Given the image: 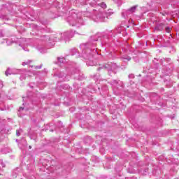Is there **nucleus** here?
<instances>
[{
  "mask_svg": "<svg viewBox=\"0 0 179 179\" xmlns=\"http://www.w3.org/2000/svg\"><path fill=\"white\" fill-rule=\"evenodd\" d=\"M49 127H51V124H49Z\"/></svg>",
  "mask_w": 179,
  "mask_h": 179,
  "instance_id": "obj_45",
  "label": "nucleus"
},
{
  "mask_svg": "<svg viewBox=\"0 0 179 179\" xmlns=\"http://www.w3.org/2000/svg\"><path fill=\"white\" fill-rule=\"evenodd\" d=\"M29 87H31V89H33V85L31 84H29Z\"/></svg>",
  "mask_w": 179,
  "mask_h": 179,
  "instance_id": "obj_37",
  "label": "nucleus"
},
{
  "mask_svg": "<svg viewBox=\"0 0 179 179\" xmlns=\"http://www.w3.org/2000/svg\"><path fill=\"white\" fill-rule=\"evenodd\" d=\"M1 111H3V110H5V109H1Z\"/></svg>",
  "mask_w": 179,
  "mask_h": 179,
  "instance_id": "obj_43",
  "label": "nucleus"
},
{
  "mask_svg": "<svg viewBox=\"0 0 179 179\" xmlns=\"http://www.w3.org/2000/svg\"><path fill=\"white\" fill-rule=\"evenodd\" d=\"M92 142H93L92 137L87 136L84 138V143H85V145H90Z\"/></svg>",
  "mask_w": 179,
  "mask_h": 179,
  "instance_id": "obj_14",
  "label": "nucleus"
},
{
  "mask_svg": "<svg viewBox=\"0 0 179 179\" xmlns=\"http://www.w3.org/2000/svg\"><path fill=\"white\" fill-rule=\"evenodd\" d=\"M0 164L2 167H5V166H6L5 164L3 163V161H2V160L0 161Z\"/></svg>",
  "mask_w": 179,
  "mask_h": 179,
  "instance_id": "obj_32",
  "label": "nucleus"
},
{
  "mask_svg": "<svg viewBox=\"0 0 179 179\" xmlns=\"http://www.w3.org/2000/svg\"><path fill=\"white\" fill-rule=\"evenodd\" d=\"M20 132H23V130L22 129L16 130L17 136H20Z\"/></svg>",
  "mask_w": 179,
  "mask_h": 179,
  "instance_id": "obj_23",
  "label": "nucleus"
},
{
  "mask_svg": "<svg viewBox=\"0 0 179 179\" xmlns=\"http://www.w3.org/2000/svg\"><path fill=\"white\" fill-rule=\"evenodd\" d=\"M156 98H157V99H158V98H159V96H156Z\"/></svg>",
  "mask_w": 179,
  "mask_h": 179,
  "instance_id": "obj_47",
  "label": "nucleus"
},
{
  "mask_svg": "<svg viewBox=\"0 0 179 179\" xmlns=\"http://www.w3.org/2000/svg\"><path fill=\"white\" fill-rule=\"evenodd\" d=\"M112 84L116 85V86H117V85H119V86H120V87L122 89H124V83H122L120 80H112Z\"/></svg>",
  "mask_w": 179,
  "mask_h": 179,
  "instance_id": "obj_13",
  "label": "nucleus"
},
{
  "mask_svg": "<svg viewBox=\"0 0 179 179\" xmlns=\"http://www.w3.org/2000/svg\"><path fill=\"white\" fill-rule=\"evenodd\" d=\"M18 115H19V117H22V115H20V114H19V113H18Z\"/></svg>",
  "mask_w": 179,
  "mask_h": 179,
  "instance_id": "obj_44",
  "label": "nucleus"
},
{
  "mask_svg": "<svg viewBox=\"0 0 179 179\" xmlns=\"http://www.w3.org/2000/svg\"><path fill=\"white\" fill-rule=\"evenodd\" d=\"M135 78V75L133 73L129 75V79H134Z\"/></svg>",
  "mask_w": 179,
  "mask_h": 179,
  "instance_id": "obj_29",
  "label": "nucleus"
},
{
  "mask_svg": "<svg viewBox=\"0 0 179 179\" xmlns=\"http://www.w3.org/2000/svg\"><path fill=\"white\" fill-rule=\"evenodd\" d=\"M23 41H24V38H12L11 41H7L6 43L7 45H10V44H13V43H15V44H18L20 47H22V44H23Z\"/></svg>",
  "mask_w": 179,
  "mask_h": 179,
  "instance_id": "obj_7",
  "label": "nucleus"
},
{
  "mask_svg": "<svg viewBox=\"0 0 179 179\" xmlns=\"http://www.w3.org/2000/svg\"><path fill=\"white\" fill-rule=\"evenodd\" d=\"M172 72H173V69H166V71H164L166 76H170V75H171Z\"/></svg>",
  "mask_w": 179,
  "mask_h": 179,
  "instance_id": "obj_16",
  "label": "nucleus"
},
{
  "mask_svg": "<svg viewBox=\"0 0 179 179\" xmlns=\"http://www.w3.org/2000/svg\"><path fill=\"white\" fill-rule=\"evenodd\" d=\"M12 73H12L10 69H8L5 72V75H6V76H8V75H12Z\"/></svg>",
  "mask_w": 179,
  "mask_h": 179,
  "instance_id": "obj_19",
  "label": "nucleus"
},
{
  "mask_svg": "<svg viewBox=\"0 0 179 179\" xmlns=\"http://www.w3.org/2000/svg\"><path fill=\"white\" fill-rule=\"evenodd\" d=\"M50 132H54V129H50Z\"/></svg>",
  "mask_w": 179,
  "mask_h": 179,
  "instance_id": "obj_38",
  "label": "nucleus"
},
{
  "mask_svg": "<svg viewBox=\"0 0 179 179\" xmlns=\"http://www.w3.org/2000/svg\"><path fill=\"white\" fill-rule=\"evenodd\" d=\"M71 75H76L74 78L75 79H78V80H83L85 79V76H83L79 69L73 70Z\"/></svg>",
  "mask_w": 179,
  "mask_h": 179,
  "instance_id": "obj_6",
  "label": "nucleus"
},
{
  "mask_svg": "<svg viewBox=\"0 0 179 179\" xmlns=\"http://www.w3.org/2000/svg\"><path fill=\"white\" fill-rule=\"evenodd\" d=\"M164 29H165V31L166 33H171V27H164Z\"/></svg>",
  "mask_w": 179,
  "mask_h": 179,
  "instance_id": "obj_20",
  "label": "nucleus"
},
{
  "mask_svg": "<svg viewBox=\"0 0 179 179\" xmlns=\"http://www.w3.org/2000/svg\"><path fill=\"white\" fill-rule=\"evenodd\" d=\"M133 59L135 62H139V57H138V56L134 57Z\"/></svg>",
  "mask_w": 179,
  "mask_h": 179,
  "instance_id": "obj_25",
  "label": "nucleus"
},
{
  "mask_svg": "<svg viewBox=\"0 0 179 179\" xmlns=\"http://www.w3.org/2000/svg\"><path fill=\"white\" fill-rule=\"evenodd\" d=\"M15 142H17V143H19V140H18V139H16V140H15Z\"/></svg>",
  "mask_w": 179,
  "mask_h": 179,
  "instance_id": "obj_39",
  "label": "nucleus"
},
{
  "mask_svg": "<svg viewBox=\"0 0 179 179\" xmlns=\"http://www.w3.org/2000/svg\"><path fill=\"white\" fill-rule=\"evenodd\" d=\"M23 110H24V108H23V107H20L18 111H19V113H20V111H23Z\"/></svg>",
  "mask_w": 179,
  "mask_h": 179,
  "instance_id": "obj_33",
  "label": "nucleus"
},
{
  "mask_svg": "<svg viewBox=\"0 0 179 179\" xmlns=\"http://www.w3.org/2000/svg\"><path fill=\"white\" fill-rule=\"evenodd\" d=\"M22 48H24V47L22 46Z\"/></svg>",
  "mask_w": 179,
  "mask_h": 179,
  "instance_id": "obj_48",
  "label": "nucleus"
},
{
  "mask_svg": "<svg viewBox=\"0 0 179 179\" xmlns=\"http://www.w3.org/2000/svg\"><path fill=\"white\" fill-rule=\"evenodd\" d=\"M109 36H110V37H114V35H113V31H111L110 33H109Z\"/></svg>",
  "mask_w": 179,
  "mask_h": 179,
  "instance_id": "obj_34",
  "label": "nucleus"
},
{
  "mask_svg": "<svg viewBox=\"0 0 179 179\" xmlns=\"http://www.w3.org/2000/svg\"><path fill=\"white\" fill-rule=\"evenodd\" d=\"M70 55H76V57H80V55L79 54V52H78V50L76 48H73L70 50Z\"/></svg>",
  "mask_w": 179,
  "mask_h": 179,
  "instance_id": "obj_15",
  "label": "nucleus"
},
{
  "mask_svg": "<svg viewBox=\"0 0 179 179\" xmlns=\"http://www.w3.org/2000/svg\"><path fill=\"white\" fill-rule=\"evenodd\" d=\"M101 69H106V71H108L109 75H111V73H113V72L115 74L117 73V72L113 71V66H111V64H106L103 65V66L98 68L97 71H100Z\"/></svg>",
  "mask_w": 179,
  "mask_h": 179,
  "instance_id": "obj_8",
  "label": "nucleus"
},
{
  "mask_svg": "<svg viewBox=\"0 0 179 179\" xmlns=\"http://www.w3.org/2000/svg\"><path fill=\"white\" fill-rule=\"evenodd\" d=\"M137 8H138V5H136L127 10H122V17H124V19H127L128 16H130V15H132L136 11Z\"/></svg>",
  "mask_w": 179,
  "mask_h": 179,
  "instance_id": "obj_4",
  "label": "nucleus"
},
{
  "mask_svg": "<svg viewBox=\"0 0 179 179\" xmlns=\"http://www.w3.org/2000/svg\"><path fill=\"white\" fill-rule=\"evenodd\" d=\"M57 127H59V128H62V122H61V121H59V122H57Z\"/></svg>",
  "mask_w": 179,
  "mask_h": 179,
  "instance_id": "obj_27",
  "label": "nucleus"
},
{
  "mask_svg": "<svg viewBox=\"0 0 179 179\" xmlns=\"http://www.w3.org/2000/svg\"><path fill=\"white\" fill-rule=\"evenodd\" d=\"M30 62H31V61L30 60H28L27 62H24L22 63V65L24 66V65H29V64H30Z\"/></svg>",
  "mask_w": 179,
  "mask_h": 179,
  "instance_id": "obj_28",
  "label": "nucleus"
},
{
  "mask_svg": "<svg viewBox=\"0 0 179 179\" xmlns=\"http://www.w3.org/2000/svg\"><path fill=\"white\" fill-rule=\"evenodd\" d=\"M96 41H99V35L92 36L90 37V42L87 43H83L80 45V48L82 50L81 57L84 59H87L90 62H87V65L93 66L94 64L91 61H93L94 55H97V50L92 49L90 47H94L96 45Z\"/></svg>",
  "mask_w": 179,
  "mask_h": 179,
  "instance_id": "obj_1",
  "label": "nucleus"
},
{
  "mask_svg": "<svg viewBox=\"0 0 179 179\" xmlns=\"http://www.w3.org/2000/svg\"><path fill=\"white\" fill-rule=\"evenodd\" d=\"M3 87V85H2V83H0V88Z\"/></svg>",
  "mask_w": 179,
  "mask_h": 179,
  "instance_id": "obj_36",
  "label": "nucleus"
},
{
  "mask_svg": "<svg viewBox=\"0 0 179 179\" xmlns=\"http://www.w3.org/2000/svg\"><path fill=\"white\" fill-rule=\"evenodd\" d=\"M22 50H24V51H29V49H26V48H22Z\"/></svg>",
  "mask_w": 179,
  "mask_h": 179,
  "instance_id": "obj_35",
  "label": "nucleus"
},
{
  "mask_svg": "<svg viewBox=\"0 0 179 179\" xmlns=\"http://www.w3.org/2000/svg\"><path fill=\"white\" fill-rule=\"evenodd\" d=\"M101 8H102L103 9H106V8H107V5L104 3H101Z\"/></svg>",
  "mask_w": 179,
  "mask_h": 179,
  "instance_id": "obj_26",
  "label": "nucleus"
},
{
  "mask_svg": "<svg viewBox=\"0 0 179 179\" xmlns=\"http://www.w3.org/2000/svg\"><path fill=\"white\" fill-rule=\"evenodd\" d=\"M0 19H2L3 20H6V15H0Z\"/></svg>",
  "mask_w": 179,
  "mask_h": 179,
  "instance_id": "obj_30",
  "label": "nucleus"
},
{
  "mask_svg": "<svg viewBox=\"0 0 179 179\" xmlns=\"http://www.w3.org/2000/svg\"><path fill=\"white\" fill-rule=\"evenodd\" d=\"M148 169H145V173H148Z\"/></svg>",
  "mask_w": 179,
  "mask_h": 179,
  "instance_id": "obj_40",
  "label": "nucleus"
},
{
  "mask_svg": "<svg viewBox=\"0 0 179 179\" xmlns=\"http://www.w3.org/2000/svg\"><path fill=\"white\" fill-rule=\"evenodd\" d=\"M167 43H169V41H167Z\"/></svg>",
  "mask_w": 179,
  "mask_h": 179,
  "instance_id": "obj_49",
  "label": "nucleus"
},
{
  "mask_svg": "<svg viewBox=\"0 0 179 179\" xmlns=\"http://www.w3.org/2000/svg\"><path fill=\"white\" fill-rule=\"evenodd\" d=\"M1 94H0V97H1Z\"/></svg>",
  "mask_w": 179,
  "mask_h": 179,
  "instance_id": "obj_50",
  "label": "nucleus"
},
{
  "mask_svg": "<svg viewBox=\"0 0 179 179\" xmlns=\"http://www.w3.org/2000/svg\"><path fill=\"white\" fill-rule=\"evenodd\" d=\"M100 78V74H95L93 76V78L94 79V80H99Z\"/></svg>",
  "mask_w": 179,
  "mask_h": 179,
  "instance_id": "obj_22",
  "label": "nucleus"
},
{
  "mask_svg": "<svg viewBox=\"0 0 179 179\" xmlns=\"http://www.w3.org/2000/svg\"><path fill=\"white\" fill-rule=\"evenodd\" d=\"M22 106H24V103H22Z\"/></svg>",
  "mask_w": 179,
  "mask_h": 179,
  "instance_id": "obj_46",
  "label": "nucleus"
},
{
  "mask_svg": "<svg viewBox=\"0 0 179 179\" xmlns=\"http://www.w3.org/2000/svg\"><path fill=\"white\" fill-rule=\"evenodd\" d=\"M164 85L166 87H171L173 86V81H171L170 77L168 76L164 79Z\"/></svg>",
  "mask_w": 179,
  "mask_h": 179,
  "instance_id": "obj_10",
  "label": "nucleus"
},
{
  "mask_svg": "<svg viewBox=\"0 0 179 179\" xmlns=\"http://www.w3.org/2000/svg\"><path fill=\"white\" fill-rule=\"evenodd\" d=\"M55 76H57L59 79H63L64 82H68L71 78L69 76H66L64 72H59L55 74Z\"/></svg>",
  "mask_w": 179,
  "mask_h": 179,
  "instance_id": "obj_9",
  "label": "nucleus"
},
{
  "mask_svg": "<svg viewBox=\"0 0 179 179\" xmlns=\"http://www.w3.org/2000/svg\"><path fill=\"white\" fill-rule=\"evenodd\" d=\"M39 51H40L41 52H43V49H40Z\"/></svg>",
  "mask_w": 179,
  "mask_h": 179,
  "instance_id": "obj_41",
  "label": "nucleus"
},
{
  "mask_svg": "<svg viewBox=\"0 0 179 179\" xmlns=\"http://www.w3.org/2000/svg\"><path fill=\"white\" fill-rule=\"evenodd\" d=\"M73 36H75V32H73V31H65L63 34H61V38H57V37H55L53 39L44 35L43 36H41V40L42 41H47L48 43H51V40H52L53 41H62V40H64V41H69V40H71V38H72V37H73Z\"/></svg>",
  "mask_w": 179,
  "mask_h": 179,
  "instance_id": "obj_2",
  "label": "nucleus"
},
{
  "mask_svg": "<svg viewBox=\"0 0 179 179\" xmlns=\"http://www.w3.org/2000/svg\"><path fill=\"white\" fill-rule=\"evenodd\" d=\"M26 75H29L28 73L27 74H22L20 77V80H24L26 79Z\"/></svg>",
  "mask_w": 179,
  "mask_h": 179,
  "instance_id": "obj_24",
  "label": "nucleus"
},
{
  "mask_svg": "<svg viewBox=\"0 0 179 179\" xmlns=\"http://www.w3.org/2000/svg\"><path fill=\"white\" fill-rule=\"evenodd\" d=\"M57 60L60 64H64V62H65V59L64 58L57 57Z\"/></svg>",
  "mask_w": 179,
  "mask_h": 179,
  "instance_id": "obj_21",
  "label": "nucleus"
},
{
  "mask_svg": "<svg viewBox=\"0 0 179 179\" xmlns=\"http://www.w3.org/2000/svg\"><path fill=\"white\" fill-rule=\"evenodd\" d=\"M29 149H31V145L29 146Z\"/></svg>",
  "mask_w": 179,
  "mask_h": 179,
  "instance_id": "obj_42",
  "label": "nucleus"
},
{
  "mask_svg": "<svg viewBox=\"0 0 179 179\" xmlns=\"http://www.w3.org/2000/svg\"><path fill=\"white\" fill-rule=\"evenodd\" d=\"M41 68H43V64H41L40 66H36L35 67V69H41Z\"/></svg>",
  "mask_w": 179,
  "mask_h": 179,
  "instance_id": "obj_31",
  "label": "nucleus"
},
{
  "mask_svg": "<svg viewBox=\"0 0 179 179\" xmlns=\"http://www.w3.org/2000/svg\"><path fill=\"white\" fill-rule=\"evenodd\" d=\"M155 30L162 31V30H164V24L163 23L157 24L155 27Z\"/></svg>",
  "mask_w": 179,
  "mask_h": 179,
  "instance_id": "obj_12",
  "label": "nucleus"
},
{
  "mask_svg": "<svg viewBox=\"0 0 179 179\" xmlns=\"http://www.w3.org/2000/svg\"><path fill=\"white\" fill-rule=\"evenodd\" d=\"M160 62H161L162 65H164V66H166V65H167V64H171V59L163 58V59H161Z\"/></svg>",
  "mask_w": 179,
  "mask_h": 179,
  "instance_id": "obj_11",
  "label": "nucleus"
},
{
  "mask_svg": "<svg viewBox=\"0 0 179 179\" xmlns=\"http://www.w3.org/2000/svg\"><path fill=\"white\" fill-rule=\"evenodd\" d=\"M67 20L71 26H83L85 24V21L83 18L80 16V14H76L72 13L71 15L69 16Z\"/></svg>",
  "mask_w": 179,
  "mask_h": 179,
  "instance_id": "obj_3",
  "label": "nucleus"
},
{
  "mask_svg": "<svg viewBox=\"0 0 179 179\" xmlns=\"http://www.w3.org/2000/svg\"><path fill=\"white\" fill-rule=\"evenodd\" d=\"M121 58H122V59H124V61H131V57L127 56V55L122 56Z\"/></svg>",
  "mask_w": 179,
  "mask_h": 179,
  "instance_id": "obj_18",
  "label": "nucleus"
},
{
  "mask_svg": "<svg viewBox=\"0 0 179 179\" xmlns=\"http://www.w3.org/2000/svg\"><path fill=\"white\" fill-rule=\"evenodd\" d=\"M106 15L104 11H99L93 16V19L95 22H106Z\"/></svg>",
  "mask_w": 179,
  "mask_h": 179,
  "instance_id": "obj_5",
  "label": "nucleus"
},
{
  "mask_svg": "<svg viewBox=\"0 0 179 179\" xmlns=\"http://www.w3.org/2000/svg\"><path fill=\"white\" fill-rule=\"evenodd\" d=\"M105 13H106V17L108 18V16H111V15H113V10L109 9V10H108V12H105Z\"/></svg>",
  "mask_w": 179,
  "mask_h": 179,
  "instance_id": "obj_17",
  "label": "nucleus"
}]
</instances>
